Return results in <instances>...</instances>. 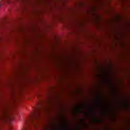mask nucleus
<instances>
[{"label":"nucleus","mask_w":130,"mask_h":130,"mask_svg":"<svg viewBox=\"0 0 130 130\" xmlns=\"http://www.w3.org/2000/svg\"><path fill=\"white\" fill-rule=\"evenodd\" d=\"M42 108L38 107V109L34 112H31L29 118L27 120L28 126L23 128L22 130H31L32 128H37V123L36 120L40 118V113L42 111Z\"/></svg>","instance_id":"nucleus-1"},{"label":"nucleus","mask_w":130,"mask_h":130,"mask_svg":"<svg viewBox=\"0 0 130 130\" xmlns=\"http://www.w3.org/2000/svg\"><path fill=\"white\" fill-rule=\"evenodd\" d=\"M95 120L96 121V122H100V120L95 118Z\"/></svg>","instance_id":"nucleus-2"},{"label":"nucleus","mask_w":130,"mask_h":130,"mask_svg":"<svg viewBox=\"0 0 130 130\" xmlns=\"http://www.w3.org/2000/svg\"><path fill=\"white\" fill-rule=\"evenodd\" d=\"M12 1L10 0H7V3H8V4H10V3H11Z\"/></svg>","instance_id":"nucleus-3"},{"label":"nucleus","mask_w":130,"mask_h":130,"mask_svg":"<svg viewBox=\"0 0 130 130\" xmlns=\"http://www.w3.org/2000/svg\"><path fill=\"white\" fill-rule=\"evenodd\" d=\"M65 128H67V125H65Z\"/></svg>","instance_id":"nucleus-4"},{"label":"nucleus","mask_w":130,"mask_h":130,"mask_svg":"<svg viewBox=\"0 0 130 130\" xmlns=\"http://www.w3.org/2000/svg\"><path fill=\"white\" fill-rule=\"evenodd\" d=\"M10 130H12V128H10Z\"/></svg>","instance_id":"nucleus-5"},{"label":"nucleus","mask_w":130,"mask_h":130,"mask_svg":"<svg viewBox=\"0 0 130 130\" xmlns=\"http://www.w3.org/2000/svg\"><path fill=\"white\" fill-rule=\"evenodd\" d=\"M1 6H2V4L0 3V7H1Z\"/></svg>","instance_id":"nucleus-6"},{"label":"nucleus","mask_w":130,"mask_h":130,"mask_svg":"<svg viewBox=\"0 0 130 130\" xmlns=\"http://www.w3.org/2000/svg\"><path fill=\"white\" fill-rule=\"evenodd\" d=\"M78 110H80V109H78Z\"/></svg>","instance_id":"nucleus-7"},{"label":"nucleus","mask_w":130,"mask_h":130,"mask_svg":"<svg viewBox=\"0 0 130 130\" xmlns=\"http://www.w3.org/2000/svg\"><path fill=\"white\" fill-rule=\"evenodd\" d=\"M126 106H127V105H126Z\"/></svg>","instance_id":"nucleus-8"},{"label":"nucleus","mask_w":130,"mask_h":130,"mask_svg":"<svg viewBox=\"0 0 130 130\" xmlns=\"http://www.w3.org/2000/svg\"><path fill=\"white\" fill-rule=\"evenodd\" d=\"M0 130H2V129H1V128H0Z\"/></svg>","instance_id":"nucleus-9"}]
</instances>
